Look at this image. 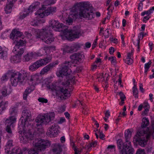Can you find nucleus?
<instances>
[{"mask_svg":"<svg viewBox=\"0 0 154 154\" xmlns=\"http://www.w3.org/2000/svg\"><path fill=\"white\" fill-rule=\"evenodd\" d=\"M50 29L51 26L52 29L56 31H61L63 35L68 40L72 41L75 38L79 37L80 34V30L78 29L69 30L63 23H60L58 21L52 20L49 21Z\"/></svg>","mask_w":154,"mask_h":154,"instance_id":"obj_1","label":"nucleus"},{"mask_svg":"<svg viewBox=\"0 0 154 154\" xmlns=\"http://www.w3.org/2000/svg\"><path fill=\"white\" fill-rule=\"evenodd\" d=\"M75 6V11H79V15L80 18H84L89 20L94 17L95 14L93 12V7L88 2L77 3Z\"/></svg>","mask_w":154,"mask_h":154,"instance_id":"obj_2","label":"nucleus"},{"mask_svg":"<svg viewBox=\"0 0 154 154\" xmlns=\"http://www.w3.org/2000/svg\"><path fill=\"white\" fill-rule=\"evenodd\" d=\"M55 114L54 112H51L49 115L37 117L35 120V123L33 125L35 128V131L38 134L42 133L44 130L42 125H47L51 120L54 119Z\"/></svg>","mask_w":154,"mask_h":154,"instance_id":"obj_3","label":"nucleus"},{"mask_svg":"<svg viewBox=\"0 0 154 154\" xmlns=\"http://www.w3.org/2000/svg\"><path fill=\"white\" fill-rule=\"evenodd\" d=\"M56 0H47L43 2L41 8H39L35 13V15H38L37 16L40 18H43L45 16H48L51 14H52L56 12V7H50L47 9L44 10L45 8V6H48L52 5L56 3Z\"/></svg>","mask_w":154,"mask_h":154,"instance_id":"obj_4","label":"nucleus"},{"mask_svg":"<svg viewBox=\"0 0 154 154\" xmlns=\"http://www.w3.org/2000/svg\"><path fill=\"white\" fill-rule=\"evenodd\" d=\"M50 27L46 26L37 32L36 37L40 38L46 43L49 44L54 41V38L51 34Z\"/></svg>","mask_w":154,"mask_h":154,"instance_id":"obj_5","label":"nucleus"},{"mask_svg":"<svg viewBox=\"0 0 154 154\" xmlns=\"http://www.w3.org/2000/svg\"><path fill=\"white\" fill-rule=\"evenodd\" d=\"M50 143L48 140L41 139L34 144V148L31 149L28 152V154H38L40 152L43 151L50 146Z\"/></svg>","mask_w":154,"mask_h":154,"instance_id":"obj_6","label":"nucleus"},{"mask_svg":"<svg viewBox=\"0 0 154 154\" xmlns=\"http://www.w3.org/2000/svg\"><path fill=\"white\" fill-rule=\"evenodd\" d=\"M117 144L119 149H122L119 152V154H133L134 149L131 145V143H123L122 140L119 139L117 141Z\"/></svg>","mask_w":154,"mask_h":154,"instance_id":"obj_7","label":"nucleus"},{"mask_svg":"<svg viewBox=\"0 0 154 154\" xmlns=\"http://www.w3.org/2000/svg\"><path fill=\"white\" fill-rule=\"evenodd\" d=\"M59 88L58 90L56 92V94L58 95V93H59L61 94V96H59L61 99H66L70 96L71 91H68V89L65 87H60ZM73 88L72 86H69V89L70 91L72 90Z\"/></svg>","mask_w":154,"mask_h":154,"instance_id":"obj_8","label":"nucleus"},{"mask_svg":"<svg viewBox=\"0 0 154 154\" xmlns=\"http://www.w3.org/2000/svg\"><path fill=\"white\" fill-rule=\"evenodd\" d=\"M71 65V63L70 62H65L61 70L57 74V76L60 77H62L63 75L66 76L70 75L71 72V70L69 69V68Z\"/></svg>","mask_w":154,"mask_h":154,"instance_id":"obj_9","label":"nucleus"},{"mask_svg":"<svg viewBox=\"0 0 154 154\" xmlns=\"http://www.w3.org/2000/svg\"><path fill=\"white\" fill-rule=\"evenodd\" d=\"M60 128L57 124H54L48 128L46 134L51 137H55L60 132Z\"/></svg>","mask_w":154,"mask_h":154,"instance_id":"obj_10","label":"nucleus"},{"mask_svg":"<svg viewBox=\"0 0 154 154\" xmlns=\"http://www.w3.org/2000/svg\"><path fill=\"white\" fill-rule=\"evenodd\" d=\"M8 74L10 75V81L12 86H17L18 83L19 82L17 77H16L15 71L13 69L9 70L8 71Z\"/></svg>","mask_w":154,"mask_h":154,"instance_id":"obj_11","label":"nucleus"},{"mask_svg":"<svg viewBox=\"0 0 154 154\" xmlns=\"http://www.w3.org/2000/svg\"><path fill=\"white\" fill-rule=\"evenodd\" d=\"M70 57L71 59V63L77 64L79 62L81 61L82 59L84 57V56L82 53H78L72 55Z\"/></svg>","mask_w":154,"mask_h":154,"instance_id":"obj_12","label":"nucleus"},{"mask_svg":"<svg viewBox=\"0 0 154 154\" xmlns=\"http://www.w3.org/2000/svg\"><path fill=\"white\" fill-rule=\"evenodd\" d=\"M82 44H75L71 46H66L64 48V51L67 53H72L73 52L77 51L81 47Z\"/></svg>","mask_w":154,"mask_h":154,"instance_id":"obj_13","label":"nucleus"},{"mask_svg":"<svg viewBox=\"0 0 154 154\" xmlns=\"http://www.w3.org/2000/svg\"><path fill=\"white\" fill-rule=\"evenodd\" d=\"M16 78L17 77L18 80H19V83L21 84H23L26 81V79L28 75V73L26 72L22 73L20 72H16Z\"/></svg>","mask_w":154,"mask_h":154,"instance_id":"obj_14","label":"nucleus"},{"mask_svg":"<svg viewBox=\"0 0 154 154\" xmlns=\"http://www.w3.org/2000/svg\"><path fill=\"white\" fill-rule=\"evenodd\" d=\"M58 62L56 61L54 62L50 63L48 65L45 67L40 71V74L41 75H44L47 72L51 69H52L56 65H58Z\"/></svg>","mask_w":154,"mask_h":154,"instance_id":"obj_15","label":"nucleus"},{"mask_svg":"<svg viewBox=\"0 0 154 154\" xmlns=\"http://www.w3.org/2000/svg\"><path fill=\"white\" fill-rule=\"evenodd\" d=\"M22 116L25 121L24 124L25 125V122L30 120L32 117L31 112L29 109H24L22 112Z\"/></svg>","mask_w":154,"mask_h":154,"instance_id":"obj_16","label":"nucleus"},{"mask_svg":"<svg viewBox=\"0 0 154 154\" xmlns=\"http://www.w3.org/2000/svg\"><path fill=\"white\" fill-rule=\"evenodd\" d=\"M32 135L29 132L24 133L23 136L20 138V141L21 143H26L28 141L32 139Z\"/></svg>","mask_w":154,"mask_h":154,"instance_id":"obj_17","label":"nucleus"},{"mask_svg":"<svg viewBox=\"0 0 154 154\" xmlns=\"http://www.w3.org/2000/svg\"><path fill=\"white\" fill-rule=\"evenodd\" d=\"M78 17L77 12L75 11L72 12L69 16L68 19L66 20L67 24L69 25L72 24L73 21L75 20Z\"/></svg>","mask_w":154,"mask_h":154,"instance_id":"obj_18","label":"nucleus"},{"mask_svg":"<svg viewBox=\"0 0 154 154\" xmlns=\"http://www.w3.org/2000/svg\"><path fill=\"white\" fill-rule=\"evenodd\" d=\"M22 35V33L16 29L12 30L10 34V38L13 40L18 39V38H20Z\"/></svg>","mask_w":154,"mask_h":154,"instance_id":"obj_19","label":"nucleus"},{"mask_svg":"<svg viewBox=\"0 0 154 154\" xmlns=\"http://www.w3.org/2000/svg\"><path fill=\"white\" fill-rule=\"evenodd\" d=\"M8 88L6 86L2 87L0 90L1 93L0 94V100L3 98L9 95L11 93V91L8 90Z\"/></svg>","mask_w":154,"mask_h":154,"instance_id":"obj_20","label":"nucleus"},{"mask_svg":"<svg viewBox=\"0 0 154 154\" xmlns=\"http://www.w3.org/2000/svg\"><path fill=\"white\" fill-rule=\"evenodd\" d=\"M39 60L33 63L29 67V69L31 71H34L36 70L39 67L42 66Z\"/></svg>","mask_w":154,"mask_h":154,"instance_id":"obj_21","label":"nucleus"},{"mask_svg":"<svg viewBox=\"0 0 154 154\" xmlns=\"http://www.w3.org/2000/svg\"><path fill=\"white\" fill-rule=\"evenodd\" d=\"M16 121V118L10 116L5 120V125L8 126H11Z\"/></svg>","mask_w":154,"mask_h":154,"instance_id":"obj_22","label":"nucleus"},{"mask_svg":"<svg viewBox=\"0 0 154 154\" xmlns=\"http://www.w3.org/2000/svg\"><path fill=\"white\" fill-rule=\"evenodd\" d=\"M33 52L28 53L25 54L23 57V60L24 62H28L32 60L33 57Z\"/></svg>","mask_w":154,"mask_h":154,"instance_id":"obj_23","label":"nucleus"},{"mask_svg":"<svg viewBox=\"0 0 154 154\" xmlns=\"http://www.w3.org/2000/svg\"><path fill=\"white\" fill-rule=\"evenodd\" d=\"M75 83V81L74 77H72L67 80L63 82L62 83V85L65 86L66 87V86L69 85H72V84H74Z\"/></svg>","mask_w":154,"mask_h":154,"instance_id":"obj_24","label":"nucleus"},{"mask_svg":"<svg viewBox=\"0 0 154 154\" xmlns=\"http://www.w3.org/2000/svg\"><path fill=\"white\" fill-rule=\"evenodd\" d=\"M15 41L16 42V44L14 47L15 48V49H18L17 48H23L22 47L26 44L25 42L20 39L19 41L18 39H15Z\"/></svg>","mask_w":154,"mask_h":154,"instance_id":"obj_25","label":"nucleus"},{"mask_svg":"<svg viewBox=\"0 0 154 154\" xmlns=\"http://www.w3.org/2000/svg\"><path fill=\"white\" fill-rule=\"evenodd\" d=\"M8 102L7 101H1L0 103V115L2 114L3 111L5 110L7 107Z\"/></svg>","mask_w":154,"mask_h":154,"instance_id":"obj_26","label":"nucleus"},{"mask_svg":"<svg viewBox=\"0 0 154 154\" xmlns=\"http://www.w3.org/2000/svg\"><path fill=\"white\" fill-rule=\"evenodd\" d=\"M53 152H57L56 154H60L62 151V149L61 146L58 144H55L54 146V147L52 149Z\"/></svg>","mask_w":154,"mask_h":154,"instance_id":"obj_27","label":"nucleus"},{"mask_svg":"<svg viewBox=\"0 0 154 154\" xmlns=\"http://www.w3.org/2000/svg\"><path fill=\"white\" fill-rule=\"evenodd\" d=\"M29 151L28 149L26 148H23L22 149L18 148L16 149L15 152L13 151L12 152L17 154H28Z\"/></svg>","mask_w":154,"mask_h":154,"instance_id":"obj_28","label":"nucleus"},{"mask_svg":"<svg viewBox=\"0 0 154 154\" xmlns=\"http://www.w3.org/2000/svg\"><path fill=\"white\" fill-rule=\"evenodd\" d=\"M51 57H46L42 59L39 60V61L41 64L42 66L45 65L48 63L50 62L51 60Z\"/></svg>","mask_w":154,"mask_h":154,"instance_id":"obj_29","label":"nucleus"},{"mask_svg":"<svg viewBox=\"0 0 154 154\" xmlns=\"http://www.w3.org/2000/svg\"><path fill=\"white\" fill-rule=\"evenodd\" d=\"M25 48L24 47H23V48H17L18 49H15V48H14L13 51L16 54L21 57L24 53Z\"/></svg>","mask_w":154,"mask_h":154,"instance_id":"obj_30","label":"nucleus"},{"mask_svg":"<svg viewBox=\"0 0 154 154\" xmlns=\"http://www.w3.org/2000/svg\"><path fill=\"white\" fill-rule=\"evenodd\" d=\"M17 109L16 107L11 108L9 110L10 117L16 118V116L17 114Z\"/></svg>","mask_w":154,"mask_h":154,"instance_id":"obj_31","label":"nucleus"},{"mask_svg":"<svg viewBox=\"0 0 154 154\" xmlns=\"http://www.w3.org/2000/svg\"><path fill=\"white\" fill-rule=\"evenodd\" d=\"M26 81H27L29 85H32L35 82V79L36 78L35 77H33V76H30L28 73Z\"/></svg>","mask_w":154,"mask_h":154,"instance_id":"obj_32","label":"nucleus"},{"mask_svg":"<svg viewBox=\"0 0 154 154\" xmlns=\"http://www.w3.org/2000/svg\"><path fill=\"white\" fill-rule=\"evenodd\" d=\"M149 124V122L148 119L146 117H144L142 119L141 127L142 129H143L148 126Z\"/></svg>","mask_w":154,"mask_h":154,"instance_id":"obj_33","label":"nucleus"},{"mask_svg":"<svg viewBox=\"0 0 154 154\" xmlns=\"http://www.w3.org/2000/svg\"><path fill=\"white\" fill-rule=\"evenodd\" d=\"M117 93L119 94L120 97V99L121 100V102L119 103V104L120 105H122L125 103L124 101L126 97L123 93L122 91L117 92Z\"/></svg>","mask_w":154,"mask_h":154,"instance_id":"obj_34","label":"nucleus"},{"mask_svg":"<svg viewBox=\"0 0 154 154\" xmlns=\"http://www.w3.org/2000/svg\"><path fill=\"white\" fill-rule=\"evenodd\" d=\"M32 91L31 88H27L26 89L23 94V99L24 100H26L27 99V95L30 94Z\"/></svg>","mask_w":154,"mask_h":154,"instance_id":"obj_35","label":"nucleus"},{"mask_svg":"<svg viewBox=\"0 0 154 154\" xmlns=\"http://www.w3.org/2000/svg\"><path fill=\"white\" fill-rule=\"evenodd\" d=\"M12 4H10L9 2V4L7 5L5 8V10L6 14L10 13L11 12L12 7Z\"/></svg>","mask_w":154,"mask_h":154,"instance_id":"obj_36","label":"nucleus"},{"mask_svg":"<svg viewBox=\"0 0 154 154\" xmlns=\"http://www.w3.org/2000/svg\"><path fill=\"white\" fill-rule=\"evenodd\" d=\"M133 95L135 98H138V90L137 88L136 85L134 84V85L133 88Z\"/></svg>","mask_w":154,"mask_h":154,"instance_id":"obj_37","label":"nucleus"},{"mask_svg":"<svg viewBox=\"0 0 154 154\" xmlns=\"http://www.w3.org/2000/svg\"><path fill=\"white\" fill-rule=\"evenodd\" d=\"M12 60L15 63H18L21 61V57L20 56L16 54L12 57Z\"/></svg>","mask_w":154,"mask_h":154,"instance_id":"obj_38","label":"nucleus"},{"mask_svg":"<svg viewBox=\"0 0 154 154\" xmlns=\"http://www.w3.org/2000/svg\"><path fill=\"white\" fill-rule=\"evenodd\" d=\"M71 145L72 146V148L75 151V154H78L81 152L80 151H79V150L78 149L76 146H75V144L73 142H71Z\"/></svg>","mask_w":154,"mask_h":154,"instance_id":"obj_39","label":"nucleus"},{"mask_svg":"<svg viewBox=\"0 0 154 154\" xmlns=\"http://www.w3.org/2000/svg\"><path fill=\"white\" fill-rule=\"evenodd\" d=\"M11 126L6 125L5 129L6 131L9 134V137H11L13 135L12 130L11 128Z\"/></svg>","mask_w":154,"mask_h":154,"instance_id":"obj_40","label":"nucleus"},{"mask_svg":"<svg viewBox=\"0 0 154 154\" xmlns=\"http://www.w3.org/2000/svg\"><path fill=\"white\" fill-rule=\"evenodd\" d=\"M6 55L5 52L2 50L1 47L0 46V59H3L6 57Z\"/></svg>","mask_w":154,"mask_h":154,"instance_id":"obj_41","label":"nucleus"},{"mask_svg":"<svg viewBox=\"0 0 154 154\" xmlns=\"http://www.w3.org/2000/svg\"><path fill=\"white\" fill-rule=\"evenodd\" d=\"M125 63L128 65L132 64L133 62V60L131 58H126L124 60Z\"/></svg>","mask_w":154,"mask_h":154,"instance_id":"obj_42","label":"nucleus"},{"mask_svg":"<svg viewBox=\"0 0 154 154\" xmlns=\"http://www.w3.org/2000/svg\"><path fill=\"white\" fill-rule=\"evenodd\" d=\"M25 12V13H20V16L19 17L20 19H23L29 15L28 13H27L26 12Z\"/></svg>","mask_w":154,"mask_h":154,"instance_id":"obj_43","label":"nucleus"},{"mask_svg":"<svg viewBox=\"0 0 154 154\" xmlns=\"http://www.w3.org/2000/svg\"><path fill=\"white\" fill-rule=\"evenodd\" d=\"M97 141H93L91 143L89 144L87 146V147L88 149L90 147H95L97 145Z\"/></svg>","mask_w":154,"mask_h":154,"instance_id":"obj_44","label":"nucleus"},{"mask_svg":"<svg viewBox=\"0 0 154 154\" xmlns=\"http://www.w3.org/2000/svg\"><path fill=\"white\" fill-rule=\"evenodd\" d=\"M66 106L65 105L61 106L59 108L58 112L59 113H62L65 111Z\"/></svg>","mask_w":154,"mask_h":154,"instance_id":"obj_45","label":"nucleus"},{"mask_svg":"<svg viewBox=\"0 0 154 154\" xmlns=\"http://www.w3.org/2000/svg\"><path fill=\"white\" fill-rule=\"evenodd\" d=\"M131 132L129 130H128L127 131H125V137H131Z\"/></svg>","mask_w":154,"mask_h":154,"instance_id":"obj_46","label":"nucleus"},{"mask_svg":"<svg viewBox=\"0 0 154 154\" xmlns=\"http://www.w3.org/2000/svg\"><path fill=\"white\" fill-rule=\"evenodd\" d=\"M31 25L33 26H36L39 23V21L37 20H34L31 21L30 23Z\"/></svg>","mask_w":154,"mask_h":154,"instance_id":"obj_47","label":"nucleus"},{"mask_svg":"<svg viewBox=\"0 0 154 154\" xmlns=\"http://www.w3.org/2000/svg\"><path fill=\"white\" fill-rule=\"evenodd\" d=\"M38 100L39 102L42 103H46L48 102V100H47V99H45L43 97H39L38 99Z\"/></svg>","mask_w":154,"mask_h":154,"instance_id":"obj_48","label":"nucleus"},{"mask_svg":"<svg viewBox=\"0 0 154 154\" xmlns=\"http://www.w3.org/2000/svg\"><path fill=\"white\" fill-rule=\"evenodd\" d=\"M35 10L32 7V6L31 5L27 9L26 12L28 13L29 15V13L32 12Z\"/></svg>","mask_w":154,"mask_h":154,"instance_id":"obj_49","label":"nucleus"},{"mask_svg":"<svg viewBox=\"0 0 154 154\" xmlns=\"http://www.w3.org/2000/svg\"><path fill=\"white\" fill-rule=\"evenodd\" d=\"M40 3L38 2H36L34 4H33L31 5H32V7L34 8V9H35L36 8H37L40 5Z\"/></svg>","mask_w":154,"mask_h":154,"instance_id":"obj_50","label":"nucleus"},{"mask_svg":"<svg viewBox=\"0 0 154 154\" xmlns=\"http://www.w3.org/2000/svg\"><path fill=\"white\" fill-rule=\"evenodd\" d=\"M152 62L151 60H150L149 61L146 63H145L144 65V68L145 69H149L150 66V65H151Z\"/></svg>","mask_w":154,"mask_h":154,"instance_id":"obj_51","label":"nucleus"},{"mask_svg":"<svg viewBox=\"0 0 154 154\" xmlns=\"http://www.w3.org/2000/svg\"><path fill=\"white\" fill-rule=\"evenodd\" d=\"M144 36V35L143 34V32H141L138 35L139 39L137 40V42H138V41H140V39L142 40Z\"/></svg>","mask_w":154,"mask_h":154,"instance_id":"obj_52","label":"nucleus"},{"mask_svg":"<svg viewBox=\"0 0 154 154\" xmlns=\"http://www.w3.org/2000/svg\"><path fill=\"white\" fill-rule=\"evenodd\" d=\"M12 146V140H9L7 144L6 147L9 148L10 147Z\"/></svg>","mask_w":154,"mask_h":154,"instance_id":"obj_53","label":"nucleus"},{"mask_svg":"<svg viewBox=\"0 0 154 154\" xmlns=\"http://www.w3.org/2000/svg\"><path fill=\"white\" fill-rule=\"evenodd\" d=\"M10 75H9L8 74V72H7L5 75L4 76H3L1 78L2 80H5V79H8V77H10Z\"/></svg>","mask_w":154,"mask_h":154,"instance_id":"obj_54","label":"nucleus"},{"mask_svg":"<svg viewBox=\"0 0 154 154\" xmlns=\"http://www.w3.org/2000/svg\"><path fill=\"white\" fill-rule=\"evenodd\" d=\"M99 137L100 139L102 140H103L104 138L105 137V135L103 134L102 131L100 132V131H99Z\"/></svg>","mask_w":154,"mask_h":154,"instance_id":"obj_55","label":"nucleus"},{"mask_svg":"<svg viewBox=\"0 0 154 154\" xmlns=\"http://www.w3.org/2000/svg\"><path fill=\"white\" fill-rule=\"evenodd\" d=\"M143 107L144 109L146 108H147L148 109L149 108V104L147 103H143Z\"/></svg>","mask_w":154,"mask_h":154,"instance_id":"obj_56","label":"nucleus"},{"mask_svg":"<svg viewBox=\"0 0 154 154\" xmlns=\"http://www.w3.org/2000/svg\"><path fill=\"white\" fill-rule=\"evenodd\" d=\"M78 102H79V103L81 104V105L83 106L82 108L84 110H85V111H87V109H85V107H86V105L85 104H83L81 102L80 100H78Z\"/></svg>","mask_w":154,"mask_h":154,"instance_id":"obj_57","label":"nucleus"},{"mask_svg":"<svg viewBox=\"0 0 154 154\" xmlns=\"http://www.w3.org/2000/svg\"><path fill=\"white\" fill-rule=\"evenodd\" d=\"M109 53L110 54H112L114 52V48L112 47H111L109 49Z\"/></svg>","mask_w":154,"mask_h":154,"instance_id":"obj_58","label":"nucleus"},{"mask_svg":"<svg viewBox=\"0 0 154 154\" xmlns=\"http://www.w3.org/2000/svg\"><path fill=\"white\" fill-rule=\"evenodd\" d=\"M146 14L147 15H149L150 14L149 13L148 10L147 11H145L142 13L141 14V15L142 16H144Z\"/></svg>","mask_w":154,"mask_h":154,"instance_id":"obj_59","label":"nucleus"},{"mask_svg":"<svg viewBox=\"0 0 154 154\" xmlns=\"http://www.w3.org/2000/svg\"><path fill=\"white\" fill-rule=\"evenodd\" d=\"M144 109V111L142 112V115L143 116L147 115L149 110L147 108H146Z\"/></svg>","mask_w":154,"mask_h":154,"instance_id":"obj_60","label":"nucleus"},{"mask_svg":"<svg viewBox=\"0 0 154 154\" xmlns=\"http://www.w3.org/2000/svg\"><path fill=\"white\" fill-rule=\"evenodd\" d=\"M140 90L141 91L142 93H144V90L143 88V85L142 83H140Z\"/></svg>","mask_w":154,"mask_h":154,"instance_id":"obj_61","label":"nucleus"},{"mask_svg":"<svg viewBox=\"0 0 154 154\" xmlns=\"http://www.w3.org/2000/svg\"><path fill=\"white\" fill-rule=\"evenodd\" d=\"M112 64L113 63H116V57H112V59L110 60Z\"/></svg>","mask_w":154,"mask_h":154,"instance_id":"obj_62","label":"nucleus"},{"mask_svg":"<svg viewBox=\"0 0 154 154\" xmlns=\"http://www.w3.org/2000/svg\"><path fill=\"white\" fill-rule=\"evenodd\" d=\"M143 3L142 2H140L139 4L138 9L140 11H141L142 10V7L141 6H143Z\"/></svg>","mask_w":154,"mask_h":154,"instance_id":"obj_63","label":"nucleus"},{"mask_svg":"<svg viewBox=\"0 0 154 154\" xmlns=\"http://www.w3.org/2000/svg\"><path fill=\"white\" fill-rule=\"evenodd\" d=\"M136 154H144V152L143 150H138Z\"/></svg>","mask_w":154,"mask_h":154,"instance_id":"obj_64","label":"nucleus"}]
</instances>
